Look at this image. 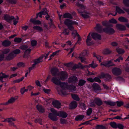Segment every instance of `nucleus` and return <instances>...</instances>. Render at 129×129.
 Here are the masks:
<instances>
[{
    "mask_svg": "<svg viewBox=\"0 0 129 129\" xmlns=\"http://www.w3.org/2000/svg\"><path fill=\"white\" fill-rule=\"evenodd\" d=\"M85 9H77V11L78 13L84 18H87L89 17L88 15L90 13L85 10Z\"/></svg>",
    "mask_w": 129,
    "mask_h": 129,
    "instance_id": "nucleus-1",
    "label": "nucleus"
},
{
    "mask_svg": "<svg viewBox=\"0 0 129 129\" xmlns=\"http://www.w3.org/2000/svg\"><path fill=\"white\" fill-rule=\"evenodd\" d=\"M87 50H84L80 54L77 56V58L80 59L81 62H85V60L86 59L84 57V56L87 55Z\"/></svg>",
    "mask_w": 129,
    "mask_h": 129,
    "instance_id": "nucleus-2",
    "label": "nucleus"
},
{
    "mask_svg": "<svg viewBox=\"0 0 129 129\" xmlns=\"http://www.w3.org/2000/svg\"><path fill=\"white\" fill-rule=\"evenodd\" d=\"M112 72L114 75L118 76L121 74L122 70L119 68L115 67L112 69Z\"/></svg>",
    "mask_w": 129,
    "mask_h": 129,
    "instance_id": "nucleus-3",
    "label": "nucleus"
},
{
    "mask_svg": "<svg viewBox=\"0 0 129 129\" xmlns=\"http://www.w3.org/2000/svg\"><path fill=\"white\" fill-rule=\"evenodd\" d=\"M98 77L100 78H105V80L107 81H109L112 78L111 76L109 74H105L103 72H101V75Z\"/></svg>",
    "mask_w": 129,
    "mask_h": 129,
    "instance_id": "nucleus-4",
    "label": "nucleus"
},
{
    "mask_svg": "<svg viewBox=\"0 0 129 129\" xmlns=\"http://www.w3.org/2000/svg\"><path fill=\"white\" fill-rule=\"evenodd\" d=\"M107 27L103 28V31L109 34H113L115 33V31L114 29L111 27Z\"/></svg>",
    "mask_w": 129,
    "mask_h": 129,
    "instance_id": "nucleus-5",
    "label": "nucleus"
},
{
    "mask_svg": "<svg viewBox=\"0 0 129 129\" xmlns=\"http://www.w3.org/2000/svg\"><path fill=\"white\" fill-rule=\"evenodd\" d=\"M92 90L95 92L97 93L99 91H100L101 90L100 86L98 84L94 83L92 85Z\"/></svg>",
    "mask_w": 129,
    "mask_h": 129,
    "instance_id": "nucleus-6",
    "label": "nucleus"
},
{
    "mask_svg": "<svg viewBox=\"0 0 129 129\" xmlns=\"http://www.w3.org/2000/svg\"><path fill=\"white\" fill-rule=\"evenodd\" d=\"M60 79L62 81H64L68 77V74L64 71H62L59 74Z\"/></svg>",
    "mask_w": 129,
    "mask_h": 129,
    "instance_id": "nucleus-7",
    "label": "nucleus"
},
{
    "mask_svg": "<svg viewBox=\"0 0 129 129\" xmlns=\"http://www.w3.org/2000/svg\"><path fill=\"white\" fill-rule=\"evenodd\" d=\"M60 80L59 77H52L51 81L55 85H59L61 82Z\"/></svg>",
    "mask_w": 129,
    "mask_h": 129,
    "instance_id": "nucleus-8",
    "label": "nucleus"
},
{
    "mask_svg": "<svg viewBox=\"0 0 129 129\" xmlns=\"http://www.w3.org/2000/svg\"><path fill=\"white\" fill-rule=\"evenodd\" d=\"M4 19L7 22H9L15 19L14 17L13 16H11L9 15L6 14L4 16Z\"/></svg>",
    "mask_w": 129,
    "mask_h": 129,
    "instance_id": "nucleus-9",
    "label": "nucleus"
},
{
    "mask_svg": "<svg viewBox=\"0 0 129 129\" xmlns=\"http://www.w3.org/2000/svg\"><path fill=\"white\" fill-rule=\"evenodd\" d=\"M94 29L98 32L102 33L103 31V29L102 26L99 24H97Z\"/></svg>",
    "mask_w": 129,
    "mask_h": 129,
    "instance_id": "nucleus-10",
    "label": "nucleus"
},
{
    "mask_svg": "<svg viewBox=\"0 0 129 129\" xmlns=\"http://www.w3.org/2000/svg\"><path fill=\"white\" fill-rule=\"evenodd\" d=\"M91 33H89L88 35L86 40V43L87 45L88 46H90L92 45L93 43L92 42H91V38L90 36Z\"/></svg>",
    "mask_w": 129,
    "mask_h": 129,
    "instance_id": "nucleus-11",
    "label": "nucleus"
},
{
    "mask_svg": "<svg viewBox=\"0 0 129 129\" xmlns=\"http://www.w3.org/2000/svg\"><path fill=\"white\" fill-rule=\"evenodd\" d=\"M52 104L55 108L58 109L60 108L61 106V103L59 101L56 100H55L53 101Z\"/></svg>",
    "mask_w": 129,
    "mask_h": 129,
    "instance_id": "nucleus-12",
    "label": "nucleus"
},
{
    "mask_svg": "<svg viewBox=\"0 0 129 129\" xmlns=\"http://www.w3.org/2000/svg\"><path fill=\"white\" fill-rule=\"evenodd\" d=\"M116 26L117 29L121 31H124L126 30V28L124 25L120 24H117Z\"/></svg>",
    "mask_w": 129,
    "mask_h": 129,
    "instance_id": "nucleus-13",
    "label": "nucleus"
},
{
    "mask_svg": "<svg viewBox=\"0 0 129 129\" xmlns=\"http://www.w3.org/2000/svg\"><path fill=\"white\" fill-rule=\"evenodd\" d=\"M91 36L92 38L94 40H100L101 39V35L96 33H92L91 34Z\"/></svg>",
    "mask_w": 129,
    "mask_h": 129,
    "instance_id": "nucleus-14",
    "label": "nucleus"
},
{
    "mask_svg": "<svg viewBox=\"0 0 129 129\" xmlns=\"http://www.w3.org/2000/svg\"><path fill=\"white\" fill-rule=\"evenodd\" d=\"M11 42L8 40H5L2 43V45L5 47H8L11 45Z\"/></svg>",
    "mask_w": 129,
    "mask_h": 129,
    "instance_id": "nucleus-15",
    "label": "nucleus"
},
{
    "mask_svg": "<svg viewBox=\"0 0 129 129\" xmlns=\"http://www.w3.org/2000/svg\"><path fill=\"white\" fill-rule=\"evenodd\" d=\"M18 99V96H15L14 97H11L7 102H6L7 105L10 104H12L14 103Z\"/></svg>",
    "mask_w": 129,
    "mask_h": 129,
    "instance_id": "nucleus-16",
    "label": "nucleus"
},
{
    "mask_svg": "<svg viewBox=\"0 0 129 129\" xmlns=\"http://www.w3.org/2000/svg\"><path fill=\"white\" fill-rule=\"evenodd\" d=\"M56 115L53 114L52 113H50L48 115V117L53 121H56L58 119V118L56 117Z\"/></svg>",
    "mask_w": 129,
    "mask_h": 129,
    "instance_id": "nucleus-17",
    "label": "nucleus"
},
{
    "mask_svg": "<svg viewBox=\"0 0 129 129\" xmlns=\"http://www.w3.org/2000/svg\"><path fill=\"white\" fill-rule=\"evenodd\" d=\"M96 105L98 106H100L102 105L103 104V102L99 98H96L94 100Z\"/></svg>",
    "mask_w": 129,
    "mask_h": 129,
    "instance_id": "nucleus-18",
    "label": "nucleus"
},
{
    "mask_svg": "<svg viewBox=\"0 0 129 129\" xmlns=\"http://www.w3.org/2000/svg\"><path fill=\"white\" fill-rule=\"evenodd\" d=\"M68 114L65 112L60 111L57 115V116L62 117L63 118H65L68 116Z\"/></svg>",
    "mask_w": 129,
    "mask_h": 129,
    "instance_id": "nucleus-19",
    "label": "nucleus"
},
{
    "mask_svg": "<svg viewBox=\"0 0 129 129\" xmlns=\"http://www.w3.org/2000/svg\"><path fill=\"white\" fill-rule=\"evenodd\" d=\"M77 102L75 101H72L70 104L69 107L71 109H73L75 108L77 106Z\"/></svg>",
    "mask_w": 129,
    "mask_h": 129,
    "instance_id": "nucleus-20",
    "label": "nucleus"
},
{
    "mask_svg": "<svg viewBox=\"0 0 129 129\" xmlns=\"http://www.w3.org/2000/svg\"><path fill=\"white\" fill-rule=\"evenodd\" d=\"M78 80L77 77L75 76H72L70 77L68 79L69 83H72L75 82Z\"/></svg>",
    "mask_w": 129,
    "mask_h": 129,
    "instance_id": "nucleus-21",
    "label": "nucleus"
},
{
    "mask_svg": "<svg viewBox=\"0 0 129 129\" xmlns=\"http://www.w3.org/2000/svg\"><path fill=\"white\" fill-rule=\"evenodd\" d=\"M44 56V55H43L40 57L38 58L35 59L34 61V62L36 65V64L42 62L43 61L42 60H41L42 59Z\"/></svg>",
    "mask_w": 129,
    "mask_h": 129,
    "instance_id": "nucleus-22",
    "label": "nucleus"
},
{
    "mask_svg": "<svg viewBox=\"0 0 129 129\" xmlns=\"http://www.w3.org/2000/svg\"><path fill=\"white\" fill-rule=\"evenodd\" d=\"M60 84L59 85H60L61 88L63 89H67L68 84V83H65L64 82H61Z\"/></svg>",
    "mask_w": 129,
    "mask_h": 129,
    "instance_id": "nucleus-23",
    "label": "nucleus"
},
{
    "mask_svg": "<svg viewBox=\"0 0 129 129\" xmlns=\"http://www.w3.org/2000/svg\"><path fill=\"white\" fill-rule=\"evenodd\" d=\"M14 57H15V56L11 52L6 56V59L7 60L9 61L12 59Z\"/></svg>",
    "mask_w": 129,
    "mask_h": 129,
    "instance_id": "nucleus-24",
    "label": "nucleus"
},
{
    "mask_svg": "<svg viewBox=\"0 0 129 129\" xmlns=\"http://www.w3.org/2000/svg\"><path fill=\"white\" fill-rule=\"evenodd\" d=\"M36 107L38 110L40 112L43 113L45 112V109L41 106L37 105Z\"/></svg>",
    "mask_w": 129,
    "mask_h": 129,
    "instance_id": "nucleus-25",
    "label": "nucleus"
},
{
    "mask_svg": "<svg viewBox=\"0 0 129 129\" xmlns=\"http://www.w3.org/2000/svg\"><path fill=\"white\" fill-rule=\"evenodd\" d=\"M76 89V87L75 86L72 85H68L67 89L71 91H75Z\"/></svg>",
    "mask_w": 129,
    "mask_h": 129,
    "instance_id": "nucleus-26",
    "label": "nucleus"
},
{
    "mask_svg": "<svg viewBox=\"0 0 129 129\" xmlns=\"http://www.w3.org/2000/svg\"><path fill=\"white\" fill-rule=\"evenodd\" d=\"M102 25L106 27H113V25L110 23L109 22H108L106 21L102 22Z\"/></svg>",
    "mask_w": 129,
    "mask_h": 129,
    "instance_id": "nucleus-27",
    "label": "nucleus"
},
{
    "mask_svg": "<svg viewBox=\"0 0 129 129\" xmlns=\"http://www.w3.org/2000/svg\"><path fill=\"white\" fill-rule=\"evenodd\" d=\"M62 17L64 18H68L71 19H73V17L72 15L69 13H66L64 14L62 16Z\"/></svg>",
    "mask_w": 129,
    "mask_h": 129,
    "instance_id": "nucleus-28",
    "label": "nucleus"
},
{
    "mask_svg": "<svg viewBox=\"0 0 129 129\" xmlns=\"http://www.w3.org/2000/svg\"><path fill=\"white\" fill-rule=\"evenodd\" d=\"M30 21L34 24H40L41 23V21L39 20H36L35 19H30Z\"/></svg>",
    "mask_w": 129,
    "mask_h": 129,
    "instance_id": "nucleus-29",
    "label": "nucleus"
},
{
    "mask_svg": "<svg viewBox=\"0 0 129 129\" xmlns=\"http://www.w3.org/2000/svg\"><path fill=\"white\" fill-rule=\"evenodd\" d=\"M58 71L57 69L56 68H52L51 70V72L53 76H56Z\"/></svg>",
    "mask_w": 129,
    "mask_h": 129,
    "instance_id": "nucleus-30",
    "label": "nucleus"
},
{
    "mask_svg": "<svg viewBox=\"0 0 129 129\" xmlns=\"http://www.w3.org/2000/svg\"><path fill=\"white\" fill-rule=\"evenodd\" d=\"M119 21L123 22H128V20L127 19L123 17H120L118 19Z\"/></svg>",
    "mask_w": 129,
    "mask_h": 129,
    "instance_id": "nucleus-31",
    "label": "nucleus"
},
{
    "mask_svg": "<svg viewBox=\"0 0 129 129\" xmlns=\"http://www.w3.org/2000/svg\"><path fill=\"white\" fill-rule=\"evenodd\" d=\"M16 120V119L15 118H13L12 117H10V118H7L6 119H5V120L3 121V122H5L6 121L8 122L9 123L15 121Z\"/></svg>",
    "mask_w": 129,
    "mask_h": 129,
    "instance_id": "nucleus-32",
    "label": "nucleus"
},
{
    "mask_svg": "<svg viewBox=\"0 0 129 129\" xmlns=\"http://www.w3.org/2000/svg\"><path fill=\"white\" fill-rule=\"evenodd\" d=\"M84 117L83 115H79L77 116L75 118L76 121H78L82 120Z\"/></svg>",
    "mask_w": 129,
    "mask_h": 129,
    "instance_id": "nucleus-33",
    "label": "nucleus"
},
{
    "mask_svg": "<svg viewBox=\"0 0 129 129\" xmlns=\"http://www.w3.org/2000/svg\"><path fill=\"white\" fill-rule=\"evenodd\" d=\"M72 20L68 19H66L64 22V24L67 26L71 25Z\"/></svg>",
    "mask_w": 129,
    "mask_h": 129,
    "instance_id": "nucleus-34",
    "label": "nucleus"
},
{
    "mask_svg": "<svg viewBox=\"0 0 129 129\" xmlns=\"http://www.w3.org/2000/svg\"><path fill=\"white\" fill-rule=\"evenodd\" d=\"M71 95L72 98L74 100L77 101H79L80 100V98L76 94L73 93L71 94Z\"/></svg>",
    "mask_w": 129,
    "mask_h": 129,
    "instance_id": "nucleus-35",
    "label": "nucleus"
},
{
    "mask_svg": "<svg viewBox=\"0 0 129 129\" xmlns=\"http://www.w3.org/2000/svg\"><path fill=\"white\" fill-rule=\"evenodd\" d=\"M104 102L106 104L110 105L111 106H115L116 105V102L111 101H105Z\"/></svg>",
    "mask_w": 129,
    "mask_h": 129,
    "instance_id": "nucleus-36",
    "label": "nucleus"
},
{
    "mask_svg": "<svg viewBox=\"0 0 129 129\" xmlns=\"http://www.w3.org/2000/svg\"><path fill=\"white\" fill-rule=\"evenodd\" d=\"M86 81L83 79H80L79 80L78 85L79 86H83L86 83Z\"/></svg>",
    "mask_w": 129,
    "mask_h": 129,
    "instance_id": "nucleus-37",
    "label": "nucleus"
},
{
    "mask_svg": "<svg viewBox=\"0 0 129 129\" xmlns=\"http://www.w3.org/2000/svg\"><path fill=\"white\" fill-rule=\"evenodd\" d=\"M2 75L3 77L0 80V81L2 82L3 83L4 81H3V78H8L9 77V75H6L5 73H3L2 72L0 73V75Z\"/></svg>",
    "mask_w": 129,
    "mask_h": 129,
    "instance_id": "nucleus-38",
    "label": "nucleus"
},
{
    "mask_svg": "<svg viewBox=\"0 0 129 129\" xmlns=\"http://www.w3.org/2000/svg\"><path fill=\"white\" fill-rule=\"evenodd\" d=\"M11 52L15 57L16 54H19L20 53V51L19 49H16L14 50Z\"/></svg>",
    "mask_w": 129,
    "mask_h": 129,
    "instance_id": "nucleus-39",
    "label": "nucleus"
},
{
    "mask_svg": "<svg viewBox=\"0 0 129 129\" xmlns=\"http://www.w3.org/2000/svg\"><path fill=\"white\" fill-rule=\"evenodd\" d=\"M60 122L61 124H67L68 123L67 120L63 118H61L60 119Z\"/></svg>",
    "mask_w": 129,
    "mask_h": 129,
    "instance_id": "nucleus-40",
    "label": "nucleus"
},
{
    "mask_svg": "<svg viewBox=\"0 0 129 129\" xmlns=\"http://www.w3.org/2000/svg\"><path fill=\"white\" fill-rule=\"evenodd\" d=\"M93 56L94 57H96L97 59L99 61V62H101V60L103 58V57L100 56L99 55H96L95 54V52H93Z\"/></svg>",
    "mask_w": 129,
    "mask_h": 129,
    "instance_id": "nucleus-41",
    "label": "nucleus"
},
{
    "mask_svg": "<svg viewBox=\"0 0 129 129\" xmlns=\"http://www.w3.org/2000/svg\"><path fill=\"white\" fill-rule=\"evenodd\" d=\"M112 51L108 49H107L104 50L103 53L105 54H108L111 53Z\"/></svg>",
    "mask_w": 129,
    "mask_h": 129,
    "instance_id": "nucleus-42",
    "label": "nucleus"
},
{
    "mask_svg": "<svg viewBox=\"0 0 129 129\" xmlns=\"http://www.w3.org/2000/svg\"><path fill=\"white\" fill-rule=\"evenodd\" d=\"M110 61H106V62H103L101 64V66L102 65H103L104 66H105L107 67H108V66L109 64V63L110 62Z\"/></svg>",
    "mask_w": 129,
    "mask_h": 129,
    "instance_id": "nucleus-43",
    "label": "nucleus"
},
{
    "mask_svg": "<svg viewBox=\"0 0 129 129\" xmlns=\"http://www.w3.org/2000/svg\"><path fill=\"white\" fill-rule=\"evenodd\" d=\"M110 124L113 128H117V124L115 122H111L110 123Z\"/></svg>",
    "mask_w": 129,
    "mask_h": 129,
    "instance_id": "nucleus-44",
    "label": "nucleus"
},
{
    "mask_svg": "<svg viewBox=\"0 0 129 129\" xmlns=\"http://www.w3.org/2000/svg\"><path fill=\"white\" fill-rule=\"evenodd\" d=\"M33 28L34 29L38 30L40 31H43L42 28L39 26H34L33 27Z\"/></svg>",
    "mask_w": 129,
    "mask_h": 129,
    "instance_id": "nucleus-45",
    "label": "nucleus"
},
{
    "mask_svg": "<svg viewBox=\"0 0 129 129\" xmlns=\"http://www.w3.org/2000/svg\"><path fill=\"white\" fill-rule=\"evenodd\" d=\"M116 50L117 52L120 54H123L124 52V51L123 50L118 48H116Z\"/></svg>",
    "mask_w": 129,
    "mask_h": 129,
    "instance_id": "nucleus-46",
    "label": "nucleus"
},
{
    "mask_svg": "<svg viewBox=\"0 0 129 129\" xmlns=\"http://www.w3.org/2000/svg\"><path fill=\"white\" fill-rule=\"evenodd\" d=\"M45 12H44V11H43L41 12L38 13L37 14V17L36 18H37L39 16L41 18L42 17V15H45Z\"/></svg>",
    "mask_w": 129,
    "mask_h": 129,
    "instance_id": "nucleus-47",
    "label": "nucleus"
},
{
    "mask_svg": "<svg viewBox=\"0 0 129 129\" xmlns=\"http://www.w3.org/2000/svg\"><path fill=\"white\" fill-rule=\"evenodd\" d=\"M98 66L97 64H94V61L92 62V63L89 64L88 66V67H91L93 68H94Z\"/></svg>",
    "mask_w": 129,
    "mask_h": 129,
    "instance_id": "nucleus-48",
    "label": "nucleus"
},
{
    "mask_svg": "<svg viewBox=\"0 0 129 129\" xmlns=\"http://www.w3.org/2000/svg\"><path fill=\"white\" fill-rule=\"evenodd\" d=\"M22 40L21 38H15L14 39V41L15 42L18 43H20L21 42Z\"/></svg>",
    "mask_w": 129,
    "mask_h": 129,
    "instance_id": "nucleus-49",
    "label": "nucleus"
},
{
    "mask_svg": "<svg viewBox=\"0 0 129 129\" xmlns=\"http://www.w3.org/2000/svg\"><path fill=\"white\" fill-rule=\"evenodd\" d=\"M28 48V46L27 45H22L19 47V48L23 50H26Z\"/></svg>",
    "mask_w": 129,
    "mask_h": 129,
    "instance_id": "nucleus-50",
    "label": "nucleus"
},
{
    "mask_svg": "<svg viewBox=\"0 0 129 129\" xmlns=\"http://www.w3.org/2000/svg\"><path fill=\"white\" fill-rule=\"evenodd\" d=\"M96 129H105L106 127L103 125H98L95 127Z\"/></svg>",
    "mask_w": 129,
    "mask_h": 129,
    "instance_id": "nucleus-51",
    "label": "nucleus"
},
{
    "mask_svg": "<svg viewBox=\"0 0 129 129\" xmlns=\"http://www.w3.org/2000/svg\"><path fill=\"white\" fill-rule=\"evenodd\" d=\"M17 66L19 67H24L25 66L24 63L22 62H20L17 63Z\"/></svg>",
    "mask_w": 129,
    "mask_h": 129,
    "instance_id": "nucleus-52",
    "label": "nucleus"
},
{
    "mask_svg": "<svg viewBox=\"0 0 129 129\" xmlns=\"http://www.w3.org/2000/svg\"><path fill=\"white\" fill-rule=\"evenodd\" d=\"M50 111L52 112L53 114H55L57 116V115L59 113L58 112H57V111L55 110L53 108H51L50 109Z\"/></svg>",
    "mask_w": 129,
    "mask_h": 129,
    "instance_id": "nucleus-53",
    "label": "nucleus"
},
{
    "mask_svg": "<svg viewBox=\"0 0 129 129\" xmlns=\"http://www.w3.org/2000/svg\"><path fill=\"white\" fill-rule=\"evenodd\" d=\"M116 12L118 13L119 14L124 13V11L121 9H116Z\"/></svg>",
    "mask_w": 129,
    "mask_h": 129,
    "instance_id": "nucleus-54",
    "label": "nucleus"
},
{
    "mask_svg": "<svg viewBox=\"0 0 129 129\" xmlns=\"http://www.w3.org/2000/svg\"><path fill=\"white\" fill-rule=\"evenodd\" d=\"M76 5L78 7L80 8H85L86 7L83 4H80L78 2L76 3Z\"/></svg>",
    "mask_w": 129,
    "mask_h": 129,
    "instance_id": "nucleus-55",
    "label": "nucleus"
},
{
    "mask_svg": "<svg viewBox=\"0 0 129 129\" xmlns=\"http://www.w3.org/2000/svg\"><path fill=\"white\" fill-rule=\"evenodd\" d=\"M123 3L125 6L129 7V0H123Z\"/></svg>",
    "mask_w": 129,
    "mask_h": 129,
    "instance_id": "nucleus-56",
    "label": "nucleus"
},
{
    "mask_svg": "<svg viewBox=\"0 0 129 129\" xmlns=\"http://www.w3.org/2000/svg\"><path fill=\"white\" fill-rule=\"evenodd\" d=\"M116 103L117 104V106L119 107H120L121 106H122L124 104L123 102L121 101H116Z\"/></svg>",
    "mask_w": 129,
    "mask_h": 129,
    "instance_id": "nucleus-57",
    "label": "nucleus"
},
{
    "mask_svg": "<svg viewBox=\"0 0 129 129\" xmlns=\"http://www.w3.org/2000/svg\"><path fill=\"white\" fill-rule=\"evenodd\" d=\"M24 77H23L20 79H18L16 80H14L13 81V82L14 83H19L20 82L22 81L24 79Z\"/></svg>",
    "mask_w": 129,
    "mask_h": 129,
    "instance_id": "nucleus-58",
    "label": "nucleus"
},
{
    "mask_svg": "<svg viewBox=\"0 0 129 129\" xmlns=\"http://www.w3.org/2000/svg\"><path fill=\"white\" fill-rule=\"evenodd\" d=\"M10 51V49L9 48H7L4 49L2 51V52L4 54H7Z\"/></svg>",
    "mask_w": 129,
    "mask_h": 129,
    "instance_id": "nucleus-59",
    "label": "nucleus"
},
{
    "mask_svg": "<svg viewBox=\"0 0 129 129\" xmlns=\"http://www.w3.org/2000/svg\"><path fill=\"white\" fill-rule=\"evenodd\" d=\"M109 23L114 24H116L117 23V21L114 18H112L109 21Z\"/></svg>",
    "mask_w": 129,
    "mask_h": 129,
    "instance_id": "nucleus-60",
    "label": "nucleus"
},
{
    "mask_svg": "<svg viewBox=\"0 0 129 129\" xmlns=\"http://www.w3.org/2000/svg\"><path fill=\"white\" fill-rule=\"evenodd\" d=\"M37 44V41L35 40H33L31 42V45L32 46H36Z\"/></svg>",
    "mask_w": 129,
    "mask_h": 129,
    "instance_id": "nucleus-61",
    "label": "nucleus"
},
{
    "mask_svg": "<svg viewBox=\"0 0 129 129\" xmlns=\"http://www.w3.org/2000/svg\"><path fill=\"white\" fill-rule=\"evenodd\" d=\"M92 111V110L91 108H89L87 110L86 112V114L88 116H89Z\"/></svg>",
    "mask_w": 129,
    "mask_h": 129,
    "instance_id": "nucleus-62",
    "label": "nucleus"
},
{
    "mask_svg": "<svg viewBox=\"0 0 129 129\" xmlns=\"http://www.w3.org/2000/svg\"><path fill=\"white\" fill-rule=\"evenodd\" d=\"M99 78H100L99 77H94V82L95 81L99 83H101V81Z\"/></svg>",
    "mask_w": 129,
    "mask_h": 129,
    "instance_id": "nucleus-63",
    "label": "nucleus"
},
{
    "mask_svg": "<svg viewBox=\"0 0 129 129\" xmlns=\"http://www.w3.org/2000/svg\"><path fill=\"white\" fill-rule=\"evenodd\" d=\"M117 127H118L120 129H123L124 126L122 124L119 123L117 124Z\"/></svg>",
    "mask_w": 129,
    "mask_h": 129,
    "instance_id": "nucleus-64",
    "label": "nucleus"
}]
</instances>
